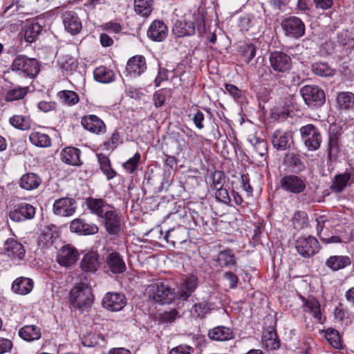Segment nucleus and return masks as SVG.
<instances>
[{"instance_id": "57", "label": "nucleus", "mask_w": 354, "mask_h": 354, "mask_svg": "<svg viewBox=\"0 0 354 354\" xmlns=\"http://www.w3.org/2000/svg\"><path fill=\"white\" fill-rule=\"evenodd\" d=\"M338 43L343 46H348V48H354V39L348 37L346 32H340L337 35Z\"/></svg>"}, {"instance_id": "8", "label": "nucleus", "mask_w": 354, "mask_h": 354, "mask_svg": "<svg viewBox=\"0 0 354 354\" xmlns=\"http://www.w3.org/2000/svg\"><path fill=\"white\" fill-rule=\"evenodd\" d=\"M270 64L272 69L276 73H285L292 67V59L286 53L274 51L270 54Z\"/></svg>"}, {"instance_id": "16", "label": "nucleus", "mask_w": 354, "mask_h": 354, "mask_svg": "<svg viewBox=\"0 0 354 354\" xmlns=\"http://www.w3.org/2000/svg\"><path fill=\"white\" fill-rule=\"evenodd\" d=\"M86 204L88 209L93 214L101 218L115 207L109 204L103 198H95L93 197L88 198Z\"/></svg>"}, {"instance_id": "48", "label": "nucleus", "mask_w": 354, "mask_h": 354, "mask_svg": "<svg viewBox=\"0 0 354 354\" xmlns=\"http://www.w3.org/2000/svg\"><path fill=\"white\" fill-rule=\"evenodd\" d=\"M62 102L68 106H73L76 104L79 100V95L73 91L64 90L57 94Z\"/></svg>"}, {"instance_id": "58", "label": "nucleus", "mask_w": 354, "mask_h": 354, "mask_svg": "<svg viewBox=\"0 0 354 354\" xmlns=\"http://www.w3.org/2000/svg\"><path fill=\"white\" fill-rule=\"evenodd\" d=\"M194 348L187 344H180L171 349L169 354H192Z\"/></svg>"}, {"instance_id": "18", "label": "nucleus", "mask_w": 354, "mask_h": 354, "mask_svg": "<svg viewBox=\"0 0 354 354\" xmlns=\"http://www.w3.org/2000/svg\"><path fill=\"white\" fill-rule=\"evenodd\" d=\"M82 127L87 131L95 133H103L106 131V124L95 115H87L81 120Z\"/></svg>"}, {"instance_id": "60", "label": "nucleus", "mask_w": 354, "mask_h": 354, "mask_svg": "<svg viewBox=\"0 0 354 354\" xmlns=\"http://www.w3.org/2000/svg\"><path fill=\"white\" fill-rule=\"evenodd\" d=\"M327 218L325 215H321L316 218L315 221L317 223L316 230L317 234L320 238V236H324L326 234V232H324V227L325 223L326 222Z\"/></svg>"}, {"instance_id": "6", "label": "nucleus", "mask_w": 354, "mask_h": 354, "mask_svg": "<svg viewBox=\"0 0 354 354\" xmlns=\"http://www.w3.org/2000/svg\"><path fill=\"white\" fill-rule=\"evenodd\" d=\"M263 23L261 12L252 7L239 18L238 26L241 31H248L253 27L259 26Z\"/></svg>"}, {"instance_id": "11", "label": "nucleus", "mask_w": 354, "mask_h": 354, "mask_svg": "<svg viewBox=\"0 0 354 354\" xmlns=\"http://www.w3.org/2000/svg\"><path fill=\"white\" fill-rule=\"evenodd\" d=\"M295 247L298 253L304 257L313 256L319 250L318 241L312 236L299 238L296 241Z\"/></svg>"}, {"instance_id": "63", "label": "nucleus", "mask_w": 354, "mask_h": 354, "mask_svg": "<svg viewBox=\"0 0 354 354\" xmlns=\"http://www.w3.org/2000/svg\"><path fill=\"white\" fill-rule=\"evenodd\" d=\"M312 4L309 0H298L297 3V9L301 12L308 14L310 10Z\"/></svg>"}, {"instance_id": "56", "label": "nucleus", "mask_w": 354, "mask_h": 354, "mask_svg": "<svg viewBox=\"0 0 354 354\" xmlns=\"http://www.w3.org/2000/svg\"><path fill=\"white\" fill-rule=\"evenodd\" d=\"M215 197L218 201L228 204L230 202V198L227 190L223 187V185L216 189Z\"/></svg>"}, {"instance_id": "40", "label": "nucleus", "mask_w": 354, "mask_h": 354, "mask_svg": "<svg viewBox=\"0 0 354 354\" xmlns=\"http://www.w3.org/2000/svg\"><path fill=\"white\" fill-rule=\"evenodd\" d=\"M324 338L330 344L331 346L337 349L342 348V342L339 332L333 328H328L323 330Z\"/></svg>"}, {"instance_id": "50", "label": "nucleus", "mask_w": 354, "mask_h": 354, "mask_svg": "<svg viewBox=\"0 0 354 354\" xmlns=\"http://www.w3.org/2000/svg\"><path fill=\"white\" fill-rule=\"evenodd\" d=\"M256 47L251 44L243 45L240 48V52L244 61L248 64L256 55Z\"/></svg>"}, {"instance_id": "10", "label": "nucleus", "mask_w": 354, "mask_h": 354, "mask_svg": "<svg viewBox=\"0 0 354 354\" xmlns=\"http://www.w3.org/2000/svg\"><path fill=\"white\" fill-rule=\"evenodd\" d=\"M102 218L104 228L109 234L115 236L120 234L122 230L123 220L122 215L118 212L115 207Z\"/></svg>"}, {"instance_id": "55", "label": "nucleus", "mask_w": 354, "mask_h": 354, "mask_svg": "<svg viewBox=\"0 0 354 354\" xmlns=\"http://www.w3.org/2000/svg\"><path fill=\"white\" fill-rule=\"evenodd\" d=\"M167 91L160 89L156 91L153 95V104L156 108L163 106L166 100Z\"/></svg>"}, {"instance_id": "25", "label": "nucleus", "mask_w": 354, "mask_h": 354, "mask_svg": "<svg viewBox=\"0 0 354 354\" xmlns=\"http://www.w3.org/2000/svg\"><path fill=\"white\" fill-rule=\"evenodd\" d=\"M99 266V255L94 251L85 254L80 262L82 270L86 272H95L97 270Z\"/></svg>"}, {"instance_id": "53", "label": "nucleus", "mask_w": 354, "mask_h": 354, "mask_svg": "<svg viewBox=\"0 0 354 354\" xmlns=\"http://www.w3.org/2000/svg\"><path fill=\"white\" fill-rule=\"evenodd\" d=\"M120 134L115 131L110 138L104 142V149L106 150H113L120 142Z\"/></svg>"}, {"instance_id": "44", "label": "nucleus", "mask_w": 354, "mask_h": 354, "mask_svg": "<svg viewBox=\"0 0 354 354\" xmlns=\"http://www.w3.org/2000/svg\"><path fill=\"white\" fill-rule=\"evenodd\" d=\"M350 179L351 174L347 172L336 175L330 186L331 190L337 193L342 192L346 187Z\"/></svg>"}, {"instance_id": "39", "label": "nucleus", "mask_w": 354, "mask_h": 354, "mask_svg": "<svg viewBox=\"0 0 354 354\" xmlns=\"http://www.w3.org/2000/svg\"><path fill=\"white\" fill-rule=\"evenodd\" d=\"M95 80L103 84H109L115 80L114 72L104 66H99L94 70Z\"/></svg>"}, {"instance_id": "45", "label": "nucleus", "mask_w": 354, "mask_h": 354, "mask_svg": "<svg viewBox=\"0 0 354 354\" xmlns=\"http://www.w3.org/2000/svg\"><path fill=\"white\" fill-rule=\"evenodd\" d=\"M29 140L33 145L37 147H48L51 145L50 137L45 133L32 132L29 136Z\"/></svg>"}, {"instance_id": "29", "label": "nucleus", "mask_w": 354, "mask_h": 354, "mask_svg": "<svg viewBox=\"0 0 354 354\" xmlns=\"http://www.w3.org/2000/svg\"><path fill=\"white\" fill-rule=\"evenodd\" d=\"M301 299L303 301L302 307L304 312L311 313L315 319L320 322L322 319V313L319 301L313 297L308 298L301 297Z\"/></svg>"}, {"instance_id": "24", "label": "nucleus", "mask_w": 354, "mask_h": 354, "mask_svg": "<svg viewBox=\"0 0 354 354\" xmlns=\"http://www.w3.org/2000/svg\"><path fill=\"white\" fill-rule=\"evenodd\" d=\"M172 31L178 37L193 35L196 32L194 24L185 19H180L176 21Z\"/></svg>"}, {"instance_id": "30", "label": "nucleus", "mask_w": 354, "mask_h": 354, "mask_svg": "<svg viewBox=\"0 0 354 354\" xmlns=\"http://www.w3.org/2000/svg\"><path fill=\"white\" fill-rule=\"evenodd\" d=\"M209 337L215 341H227L234 337V333L230 328L218 326L210 329L208 332Z\"/></svg>"}, {"instance_id": "13", "label": "nucleus", "mask_w": 354, "mask_h": 354, "mask_svg": "<svg viewBox=\"0 0 354 354\" xmlns=\"http://www.w3.org/2000/svg\"><path fill=\"white\" fill-rule=\"evenodd\" d=\"M281 188L289 193L300 194L306 189V183L304 179L296 175H286L280 181Z\"/></svg>"}, {"instance_id": "20", "label": "nucleus", "mask_w": 354, "mask_h": 354, "mask_svg": "<svg viewBox=\"0 0 354 354\" xmlns=\"http://www.w3.org/2000/svg\"><path fill=\"white\" fill-rule=\"evenodd\" d=\"M292 143V133L291 131H283L278 129L272 133V144L274 148L279 150H285L290 148Z\"/></svg>"}, {"instance_id": "43", "label": "nucleus", "mask_w": 354, "mask_h": 354, "mask_svg": "<svg viewBox=\"0 0 354 354\" xmlns=\"http://www.w3.org/2000/svg\"><path fill=\"white\" fill-rule=\"evenodd\" d=\"M263 342L265 346L270 350H275L279 348L280 341L275 330L271 329L267 330L263 335Z\"/></svg>"}, {"instance_id": "17", "label": "nucleus", "mask_w": 354, "mask_h": 354, "mask_svg": "<svg viewBox=\"0 0 354 354\" xmlns=\"http://www.w3.org/2000/svg\"><path fill=\"white\" fill-rule=\"evenodd\" d=\"M78 259L77 250L69 245L63 246L58 252L57 261L62 266L69 267L74 264Z\"/></svg>"}, {"instance_id": "32", "label": "nucleus", "mask_w": 354, "mask_h": 354, "mask_svg": "<svg viewBox=\"0 0 354 354\" xmlns=\"http://www.w3.org/2000/svg\"><path fill=\"white\" fill-rule=\"evenodd\" d=\"M33 281L26 277H18L12 284V290L14 292L25 295L31 292L33 288Z\"/></svg>"}, {"instance_id": "59", "label": "nucleus", "mask_w": 354, "mask_h": 354, "mask_svg": "<svg viewBox=\"0 0 354 354\" xmlns=\"http://www.w3.org/2000/svg\"><path fill=\"white\" fill-rule=\"evenodd\" d=\"M195 113L193 115V122L196 128L202 129L204 128L203 121L205 120L204 114L200 110L195 109Z\"/></svg>"}, {"instance_id": "21", "label": "nucleus", "mask_w": 354, "mask_h": 354, "mask_svg": "<svg viewBox=\"0 0 354 354\" xmlns=\"http://www.w3.org/2000/svg\"><path fill=\"white\" fill-rule=\"evenodd\" d=\"M168 35V28L161 20H154L149 26L147 30V36L155 41H162L166 39Z\"/></svg>"}, {"instance_id": "54", "label": "nucleus", "mask_w": 354, "mask_h": 354, "mask_svg": "<svg viewBox=\"0 0 354 354\" xmlns=\"http://www.w3.org/2000/svg\"><path fill=\"white\" fill-rule=\"evenodd\" d=\"M339 149V136L336 133H329L328 151L330 155L333 153H335Z\"/></svg>"}, {"instance_id": "15", "label": "nucleus", "mask_w": 354, "mask_h": 354, "mask_svg": "<svg viewBox=\"0 0 354 354\" xmlns=\"http://www.w3.org/2000/svg\"><path fill=\"white\" fill-rule=\"evenodd\" d=\"M146 69L147 64L145 57L136 55L131 57L127 62L124 73L127 77L135 78L141 75Z\"/></svg>"}, {"instance_id": "46", "label": "nucleus", "mask_w": 354, "mask_h": 354, "mask_svg": "<svg viewBox=\"0 0 354 354\" xmlns=\"http://www.w3.org/2000/svg\"><path fill=\"white\" fill-rule=\"evenodd\" d=\"M313 72L320 77H332L335 73V70L324 62H316L312 64Z\"/></svg>"}, {"instance_id": "35", "label": "nucleus", "mask_w": 354, "mask_h": 354, "mask_svg": "<svg viewBox=\"0 0 354 354\" xmlns=\"http://www.w3.org/2000/svg\"><path fill=\"white\" fill-rule=\"evenodd\" d=\"M106 263L113 273L120 274L126 270V265L120 255L117 252H111L108 255Z\"/></svg>"}, {"instance_id": "23", "label": "nucleus", "mask_w": 354, "mask_h": 354, "mask_svg": "<svg viewBox=\"0 0 354 354\" xmlns=\"http://www.w3.org/2000/svg\"><path fill=\"white\" fill-rule=\"evenodd\" d=\"M70 229L72 232L83 235L95 234L97 233L99 228L94 223H86L82 218H75L71 221Z\"/></svg>"}, {"instance_id": "5", "label": "nucleus", "mask_w": 354, "mask_h": 354, "mask_svg": "<svg viewBox=\"0 0 354 354\" xmlns=\"http://www.w3.org/2000/svg\"><path fill=\"white\" fill-rule=\"evenodd\" d=\"M281 26L286 37L298 39L305 34V24L297 17L292 16L283 19Z\"/></svg>"}, {"instance_id": "31", "label": "nucleus", "mask_w": 354, "mask_h": 354, "mask_svg": "<svg viewBox=\"0 0 354 354\" xmlns=\"http://www.w3.org/2000/svg\"><path fill=\"white\" fill-rule=\"evenodd\" d=\"M41 183V178L35 173H26L19 180V186L26 190L36 189Z\"/></svg>"}, {"instance_id": "1", "label": "nucleus", "mask_w": 354, "mask_h": 354, "mask_svg": "<svg viewBox=\"0 0 354 354\" xmlns=\"http://www.w3.org/2000/svg\"><path fill=\"white\" fill-rule=\"evenodd\" d=\"M93 296L90 286L86 282H80L74 286L70 292V302L77 309L84 310L90 307Z\"/></svg>"}, {"instance_id": "27", "label": "nucleus", "mask_w": 354, "mask_h": 354, "mask_svg": "<svg viewBox=\"0 0 354 354\" xmlns=\"http://www.w3.org/2000/svg\"><path fill=\"white\" fill-rule=\"evenodd\" d=\"M81 151L79 149L72 147L64 148L60 154L61 159L64 163L73 166H81L82 162L80 160Z\"/></svg>"}, {"instance_id": "22", "label": "nucleus", "mask_w": 354, "mask_h": 354, "mask_svg": "<svg viewBox=\"0 0 354 354\" xmlns=\"http://www.w3.org/2000/svg\"><path fill=\"white\" fill-rule=\"evenodd\" d=\"M65 30L71 35H77L82 30V22L73 11H66L62 15Z\"/></svg>"}, {"instance_id": "51", "label": "nucleus", "mask_w": 354, "mask_h": 354, "mask_svg": "<svg viewBox=\"0 0 354 354\" xmlns=\"http://www.w3.org/2000/svg\"><path fill=\"white\" fill-rule=\"evenodd\" d=\"M141 155L137 152L134 156L127 160L124 164L123 167L129 174H133L137 170L138 164L140 161Z\"/></svg>"}, {"instance_id": "64", "label": "nucleus", "mask_w": 354, "mask_h": 354, "mask_svg": "<svg viewBox=\"0 0 354 354\" xmlns=\"http://www.w3.org/2000/svg\"><path fill=\"white\" fill-rule=\"evenodd\" d=\"M224 277L229 281V287L230 288L233 289L236 287L239 278L235 274L232 272H226L224 274Z\"/></svg>"}, {"instance_id": "14", "label": "nucleus", "mask_w": 354, "mask_h": 354, "mask_svg": "<svg viewBox=\"0 0 354 354\" xmlns=\"http://www.w3.org/2000/svg\"><path fill=\"white\" fill-rule=\"evenodd\" d=\"M102 306L111 312L121 310L127 304L124 295L118 292H107L103 297Z\"/></svg>"}, {"instance_id": "42", "label": "nucleus", "mask_w": 354, "mask_h": 354, "mask_svg": "<svg viewBox=\"0 0 354 354\" xmlns=\"http://www.w3.org/2000/svg\"><path fill=\"white\" fill-rule=\"evenodd\" d=\"M337 103L340 109H350L354 107V93L340 92L337 97Z\"/></svg>"}, {"instance_id": "41", "label": "nucleus", "mask_w": 354, "mask_h": 354, "mask_svg": "<svg viewBox=\"0 0 354 354\" xmlns=\"http://www.w3.org/2000/svg\"><path fill=\"white\" fill-rule=\"evenodd\" d=\"M153 0H134L135 12L142 17H147L151 13Z\"/></svg>"}, {"instance_id": "52", "label": "nucleus", "mask_w": 354, "mask_h": 354, "mask_svg": "<svg viewBox=\"0 0 354 354\" xmlns=\"http://www.w3.org/2000/svg\"><path fill=\"white\" fill-rule=\"evenodd\" d=\"M178 311L174 308L169 311H165L160 315V321L164 323H172L179 317Z\"/></svg>"}, {"instance_id": "36", "label": "nucleus", "mask_w": 354, "mask_h": 354, "mask_svg": "<svg viewBox=\"0 0 354 354\" xmlns=\"http://www.w3.org/2000/svg\"><path fill=\"white\" fill-rule=\"evenodd\" d=\"M9 123L17 129L28 131L31 129L32 121L29 115H14L10 118Z\"/></svg>"}, {"instance_id": "61", "label": "nucleus", "mask_w": 354, "mask_h": 354, "mask_svg": "<svg viewBox=\"0 0 354 354\" xmlns=\"http://www.w3.org/2000/svg\"><path fill=\"white\" fill-rule=\"evenodd\" d=\"M13 346L12 342L10 339L0 337V354L9 353Z\"/></svg>"}, {"instance_id": "47", "label": "nucleus", "mask_w": 354, "mask_h": 354, "mask_svg": "<svg viewBox=\"0 0 354 354\" xmlns=\"http://www.w3.org/2000/svg\"><path fill=\"white\" fill-rule=\"evenodd\" d=\"M28 86H17L8 90L5 96L6 102H12L23 99L28 93Z\"/></svg>"}, {"instance_id": "37", "label": "nucleus", "mask_w": 354, "mask_h": 354, "mask_svg": "<svg viewBox=\"0 0 354 354\" xmlns=\"http://www.w3.org/2000/svg\"><path fill=\"white\" fill-rule=\"evenodd\" d=\"M42 31V26L38 22H29L24 27V39L28 43L35 41Z\"/></svg>"}, {"instance_id": "9", "label": "nucleus", "mask_w": 354, "mask_h": 354, "mask_svg": "<svg viewBox=\"0 0 354 354\" xmlns=\"http://www.w3.org/2000/svg\"><path fill=\"white\" fill-rule=\"evenodd\" d=\"M77 209L75 200L71 197L56 199L53 205V212L58 216L67 217L74 214Z\"/></svg>"}, {"instance_id": "7", "label": "nucleus", "mask_w": 354, "mask_h": 354, "mask_svg": "<svg viewBox=\"0 0 354 354\" xmlns=\"http://www.w3.org/2000/svg\"><path fill=\"white\" fill-rule=\"evenodd\" d=\"M300 93L309 106L322 104L325 102V93L322 89L316 85H306L300 90Z\"/></svg>"}, {"instance_id": "26", "label": "nucleus", "mask_w": 354, "mask_h": 354, "mask_svg": "<svg viewBox=\"0 0 354 354\" xmlns=\"http://www.w3.org/2000/svg\"><path fill=\"white\" fill-rule=\"evenodd\" d=\"M5 250L9 257L17 260L22 259L26 253L23 245L12 238L5 242Z\"/></svg>"}, {"instance_id": "33", "label": "nucleus", "mask_w": 354, "mask_h": 354, "mask_svg": "<svg viewBox=\"0 0 354 354\" xmlns=\"http://www.w3.org/2000/svg\"><path fill=\"white\" fill-rule=\"evenodd\" d=\"M96 156L100 169L103 174L106 176V179L109 180L114 178L117 175V172L112 167L111 162L109 156L101 153H97Z\"/></svg>"}, {"instance_id": "38", "label": "nucleus", "mask_w": 354, "mask_h": 354, "mask_svg": "<svg viewBox=\"0 0 354 354\" xmlns=\"http://www.w3.org/2000/svg\"><path fill=\"white\" fill-rule=\"evenodd\" d=\"M213 309L214 306L212 303L207 301H202L193 305L190 313L193 317L202 319Z\"/></svg>"}, {"instance_id": "34", "label": "nucleus", "mask_w": 354, "mask_h": 354, "mask_svg": "<svg viewBox=\"0 0 354 354\" xmlns=\"http://www.w3.org/2000/svg\"><path fill=\"white\" fill-rule=\"evenodd\" d=\"M19 336L26 342H33L41 338V329L36 325H26L18 332Z\"/></svg>"}, {"instance_id": "19", "label": "nucleus", "mask_w": 354, "mask_h": 354, "mask_svg": "<svg viewBox=\"0 0 354 354\" xmlns=\"http://www.w3.org/2000/svg\"><path fill=\"white\" fill-rule=\"evenodd\" d=\"M198 278L194 275L187 276L178 286L177 295L179 299L185 301L195 291L198 286Z\"/></svg>"}, {"instance_id": "62", "label": "nucleus", "mask_w": 354, "mask_h": 354, "mask_svg": "<svg viewBox=\"0 0 354 354\" xmlns=\"http://www.w3.org/2000/svg\"><path fill=\"white\" fill-rule=\"evenodd\" d=\"M225 91L235 99H239L241 97V91L236 86L231 84H225Z\"/></svg>"}, {"instance_id": "12", "label": "nucleus", "mask_w": 354, "mask_h": 354, "mask_svg": "<svg viewBox=\"0 0 354 354\" xmlns=\"http://www.w3.org/2000/svg\"><path fill=\"white\" fill-rule=\"evenodd\" d=\"M35 215V207L26 202L15 205L9 212V218L15 222H21L32 219Z\"/></svg>"}, {"instance_id": "49", "label": "nucleus", "mask_w": 354, "mask_h": 354, "mask_svg": "<svg viewBox=\"0 0 354 354\" xmlns=\"http://www.w3.org/2000/svg\"><path fill=\"white\" fill-rule=\"evenodd\" d=\"M218 261L221 266H231L236 263L235 257L233 252L230 250L221 251L218 256Z\"/></svg>"}, {"instance_id": "2", "label": "nucleus", "mask_w": 354, "mask_h": 354, "mask_svg": "<svg viewBox=\"0 0 354 354\" xmlns=\"http://www.w3.org/2000/svg\"><path fill=\"white\" fill-rule=\"evenodd\" d=\"M12 71L24 77L34 78L40 71L38 61L24 55H17L10 66Z\"/></svg>"}, {"instance_id": "28", "label": "nucleus", "mask_w": 354, "mask_h": 354, "mask_svg": "<svg viewBox=\"0 0 354 354\" xmlns=\"http://www.w3.org/2000/svg\"><path fill=\"white\" fill-rule=\"evenodd\" d=\"M351 258L346 255H333L329 257L325 262V265L333 271H338L350 266Z\"/></svg>"}, {"instance_id": "4", "label": "nucleus", "mask_w": 354, "mask_h": 354, "mask_svg": "<svg viewBox=\"0 0 354 354\" xmlns=\"http://www.w3.org/2000/svg\"><path fill=\"white\" fill-rule=\"evenodd\" d=\"M299 132L304 146L309 151H316L320 147L322 137L319 129L312 124L300 128Z\"/></svg>"}, {"instance_id": "3", "label": "nucleus", "mask_w": 354, "mask_h": 354, "mask_svg": "<svg viewBox=\"0 0 354 354\" xmlns=\"http://www.w3.org/2000/svg\"><path fill=\"white\" fill-rule=\"evenodd\" d=\"M149 297L160 304H169L176 298L175 290L166 281H158L151 284L147 289Z\"/></svg>"}]
</instances>
